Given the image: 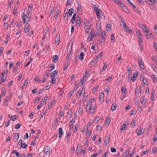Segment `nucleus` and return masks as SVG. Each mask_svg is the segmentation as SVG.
<instances>
[{"label":"nucleus","instance_id":"57","mask_svg":"<svg viewBox=\"0 0 157 157\" xmlns=\"http://www.w3.org/2000/svg\"><path fill=\"white\" fill-rule=\"evenodd\" d=\"M138 61L139 62V65L141 64H144L143 62L142 61V60L141 59L138 58Z\"/></svg>","mask_w":157,"mask_h":157},{"label":"nucleus","instance_id":"30","mask_svg":"<svg viewBox=\"0 0 157 157\" xmlns=\"http://www.w3.org/2000/svg\"><path fill=\"white\" fill-rule=\"evenodd\" d=\"M56 38H57L56 39V40H55V43L56 44L58 43L57 45H58L59 43V41H60L59 36H58L57 35L56 36Z\"/></svg>","mask_w":157,"mask_h":157},{"label":"nucleus","instance_id":"38","mask_svg":"<svg viewBox=\"0 0 157 157\" xmlns=\"http://www.w3.org/2000/svg\"><path fill=\"white\" fill-rule=\"evenodd\" d=\"M129 150H127L124 153L123 156H124V157H126L127 155H128V154L129 153Z\"/></svg>","mask_w":157,"mask_h":157},{"label":"nucleus","instance_id":"1","mask_svg":"<svg viewBox=\"0 0 157 157\" xmlns=\"http://www.w3.org/2000/svg\"><path fill=\"white\" fill-rule=\"evenodd\" d=\"M137 36L138 39L140 48V49H143V43L141 34H137Z\"/></svg>","mask_w":157,"mask_h":157},{"label":"nucleus","instance_id":"23","mask_svg":"<svg viewBox=\"0 0 157 157\" xmlns=\"http://www.w3.org/2000/svg\"><path fill=\"white\" fill-rule=\"evenodd\" d=\"M84 53L83 52H81L80 54L79 57V59L81 61H82L84 59Z\"/></svg>","mask_w":157,"mask_h":157},{"label":"nucleus","instance_id":"24","mask_svg":"<svg viewBox=\"0 0 157 157\" xmlns=\"http://www.w3.org/2000/svg\"><path fill=\"white\" fill-rule=\"evenodd\" d=\"M137 74L136 72H134L133 73V76L132 78V82H134L135 81L137 77Z\"/></svg>","mask_w":157,"mask_h":157},{"label":"nucleus","instance_id":"16","mask_svg":"<svg viewBox=\"0 0 157 157\" xmlns=\"http://www.w3.org/2000/svg\"><path fill=\"white\" fill-rule=\"evenodd\" d=\"M110 137L109 136H107V138H106V137H105V143H106V144H105V146H106L109 143V140Z\"/></svg>","mask_w":157,"mask_h":157},{"label":"nucleus","instance_id":"28","mask_svg":"<svg viewBox=\"0 0 157 157\" xmlns=\"http://www.w3.org/2000/svg\"><path fill=\"white\" fill-rule=\"evenodd\" d=\"M111 24H108V23L107 24V31L108 32L110 31L111 30Z\"/></svg>","mask_w":157,"mask_h":157},{"label":"nucleus","instance_id":"7","mask_svg":"<svg viewBox=\"0 0 157 157\" xmlns=\"http://www.w3.org/2000/svg\"><path fill=\"white\" fill-rule=\"evenodd\" d=\"M43 151L47 155L50 154V148L48 146H46L44 149Z\"/></svg>","mask_w":157,"mask_h":157},{"label":"nucleus","instance_id":"17","mask_svg":"<svg viewBox=\"0 0 157 157\" xmlns=\"http://www.w3.org/2000/svg\"><path fill=\"white\" fill-rule=\"evenodd\" d=\"M124 29H126V31L127 32H128L129 33L132 34V31L130 29L129 27H126V28H124Z\"/></svg>","mask_w":157,"mask_h":157},{"label":"nucleus","instance_id":"56","mask_svg":"<svg viewBox=\"0 0 157 157\" xmlns=\"http://www.w3.org/2000/svg\"><path fill=\"white\" fill-rule=\"evenodd\" d=\"M13 3V1H12L8 4V8H9L10 9H11V5Z\"/></svg>","mask_w":157,"mask_h":157},{"label":"nucleus","instance_id":"37","mask_svg":"<svg viewBox=\"0 0 157 157\" xmlns=\"http://www.w3.org/2000/svg\"><path fill=\"white\" fill-rule=\"evenodd\" d=\"M97 34H96V36L97 35H98L100 34V33H99L100 32H101V27H98V28H97Z\"/></svg>","mask_w":157,"mask_h":157},{"label":"nucleus","instance_id":"41","mask_svg":"<svg viewBox=\"0 0 157 157\" xmlns=\"http://www.w3.org/2000/svg\"><path fill=\"white\" fill-rule=\"evenodd\" d=\"M91 107V101H90V103L87 104L86 108H88V109L90 110V109Z\"/></svg>","mask_w":157,"mask_h":157},{"label":"nucleus","instance_id":"44","mask_svg":"<svg viewBox=\"0 0 157 157\" xmlns=\"http://www.w3.org/2000/svg\"><path fill=\"white\" fill-rule=\"evenodd\" d=\"M89 71H88V70H86L83 76L87 78V77L89 75Z\"/></svg>","mask_w":157,"mask_h":157},{"label":"nucleus","instance_id":"61","mask_svg":"<svg viewBox=\"0 0 157 157\" xmlns=\"http://www.w3.org/2000/svg\"><path fill=\"white\" fill-rule=\"evenodd\" d=\"M152 60L156 63H157V57L156 56L152 57Z\"/></svg>","mask_w":157,"mask_h":157},{"label":"nucleus","instance_id":"10","mask_svg":"<svg viewBox=\"0 0 157 157\" xmlns=\"http://www.w3.org/2000/svg\"><path fill=\"white\" fill-rule=\"evenodd\" d=\"M145 2L149 5H152L155 3V0H145Z\"/></svg>","mask_w":157,"mask_h":157},{"label":"nucleus","instance_id":"32","mask_svg":"<svg viewBox=\"0 0 157 157\" xmlns=\"http://www.w3.org/2000/svg\"><path fill=\"white\" fill-rule=\"evenodd\" d=\"M111 42L113 43L115 40V37L114 35L113 34L111 35Z\"/></svg>","mask_w":157,"mask_h":157},{"label":"nucleus","instance_id":"40","mask_svg":"<svg viewBox=\"0 0 157 157\" xmlns=\"http://www.w3.org/2000/svg\"><path fill=\"white\" fill-rule=\"evenodd\" d=\"M142 80L143 81V82L145 85L147 84V81L146 78L143 77Z\"/></svg>","mask_w":157,"mask_h":157},{"label":"nucleus","instance_id":"12","mask_svg":"<svg viewBox=\"0 0 157 157\" xmlns=\"http://www.w3.org/2000/svg\"><path fill=\"white\" fill-rule=\"evenodd\" d=\"M78 19L77 20L76 22V25L77 26H80L81 18L79 17H77Z\"/></svg>","mask_w":157,"mask_h":157},{"label":"nucleus","instance_id":"25","mask_svg":"<svg viewBox=\"0 0 157 157\" xmlns=\"http://www.w3.org/2000/svg\"><path fill=\"white\" fill-rule=\"evenodd\" d=\"M117 108V104L116 103L113 104L112 105L111 107L112 111H114Z\"/></svg>","mask_w":157,"mask_h":157},{"label":"nucleus","instance_id":"60","mask_svg":"<svg viewBox=\"0 0 157 157\" xmlns=\"http://www.w3.org/2000/svg\"><path fill=\"white\" fill-rule=\"evenodd\" d=\"M17 8L16 7H15L13 11V13L14 14H16L17 15Z\"/></svg>","mask_w":157,"mask_h":157},{"label":"nucleus","instance_id":"31","mask_svg":"<svg viewBox=\"0 0 157 157\" xmlns=\"http://www.w3.org/2000/svg\"><path fill=\"white\" fill-rule=\"evenodd\" d=\"M121 91L122 93H125L126 92V89L125 86H123L122 87Z\"/></svg>","mask_w":157,"mask_h":157},{"label":"nucleus","instance_id":"43","mask_svg":"<svg viewBox=\"0 0 157 157\" xmlns=\"http://www.w3.org/2000/svg\"><path fill=\"white\" fill-rule=\"evenodd\" d=\"M151 67L153 68L154 70L157 73V67L154 64H152L151 65Z\"/></svg>","mask_w":157,"mask_h":157},{"label":"nucleus","instance_id":"63","mask_svg":"<svg viewBox=\"0 0 157 157\" xmlns=\"http://www.w3.org/2000/svg\"><path fill=\"white\" fill-rule=\"evenodd\" d=\"M154 29L155 33L157 35V25H155L154 27Z\"/></svg>","mask_w":157,"mask_h":157},{"label":"nucleus","instance_id":"19","mask_svg":"<svg viewBox=\"0 0 157 157\" xmlns=\"http://www.w3.org/2000/svg\"><path fill=\"white\" fill-rule=\"evenodd\" d=\"M59 138H61V135H62L63 133V131L62 129L61 128H60L59 129Z\"/></svg>","mask_w":157,"mask_h":157},{"label":"nucleus","instance_id":"45","mask_svg":"<svg viewBox=\"0 0 157 157\" xmlns=\"http://www.w3.org/2000/svg\"><path fill=\"white\" fill-rule=\"evenodd\" d=\"M121 21L122 23L123 24V28H126V23H125L124 20V19H121Z\"/></svg>","mask_w":157,"mask_h":157},{"label":"nucleus","instance_id":"47","mask_svg":"<svg viewBox=\"0 0 157 157\" xmlns=\"http://www.w3.org/2000/svg\"><path fill=\"white\" fill-rule=\"evenodd\" d=\"M21 125V124H20L19 123L16 124L14 128L16 129H18L20 128Z\"/></svg>","mask_w":157,"mask_h":157},{"label":"nucleus","instance_id":"14","mask_svg":"<svg viewBox=\"0 0 157 157\" xmlns=\"http://www.w3.org/2000/svg\"><path fill=\"white\" fill-rule=\"evenodd\" d=\"M151 78L153 80V82L157 84V77H156V75L153 74L151 75Z\"/></svg>","mask_w":157,"mask_h":157},{"label":"nucleus","instance_id":"27","mask_svg":"<svg viewBox=\"0 0 157 157\" xmlns=\"http://www.w3.org/2000/svg\"><path fill=\"white\" fill-rule=\"evenodd\" d=\"M30 12L31 11H30L28 10V11L26 13V15H28L27 19L29 21H30L31 19L30 16H29V15L30 14Z\"/></svg>","mask_w":157,"mask_h":157},{"label":"nucleus","instance_id":"15","mask_svg":"<svg viewBox=\"0 0 157 157\" xmlns=\"http://www.w3.org/2000/svg\"><path fill=\"white\" fill-rule=\"evenodd\" d=\"M58 55H54L52 58V61L54 63H55L58 60Z\"/></svg>","mask_w":157,"mask_h":157},{"label":"nucleus","instance_id":"5","mask_svg":"<svg viewBox=\"0 0 157 157\" xmlns=\"http://www.w3.org/2000/svg\"><path fill=\"white\" fill-rule=\"evenodd\" d=\"M5 72H3L1 75V80L0 82V84H1L2 83L4 82L7 78V75H5Z\"/></svg>","mask_w":157,"mask_h":157},{"label":"nucleus","instance_id":"54","mask_svg":"<svg viewBox=\"0 0 157 157\" xmlns=\"http://www.w3.org/2000/svg\"><path fill=\"white\" fill-rule=\"evenodd\" d=\"M3 105L4 106H6L8 107L9 106L8 101L4 100L3 102Z\"/></svg>","mask_w":157,"mask_h":157},{"label":"nucleus","instance_id":"2","mask_svg":"<svg viewBox=\"0 0 157 157\" xmlns=\"http://www.w3.org/2000/svg\"><path fill=\"white\" fill-rule=\"evenodd\" d=\"M94 8V9L95 11L96 12V14L97 15V18L99 19L100 18V14H103V13L101 11V12H100V10H99V9L95 5H94L93 6Z\"/></svg>","mask_w":157,"mask_h":157},{"label":"nucleus","instance_id":"35","mask_svg":"<svg viewBox=\"0 0 157 157\" xmlns=\"http://www.w3.org/2000/svg\"><path fill=\"white\" fill-rule=\"evenodd\" d=\"M82 150V148L81 146H79L78 147V146H77V151L79 152V153L81 152Z\"/></svg>","mask_w":157,"mask_h":157},{"label":"nucleus","instance_id":"4","mask_svg":"<svg viewBox=\"0 0 157 157\" xmlns=\"http://www.w3.org/2000/svg\"><path fill=\"white\" fill-rule=\"evenodd\" d=\"M137 24L144 31H145V32L146 33H148L149 29L147 27L140 23H138Z\"/></svg>","mask_w":157,"mask_h":157},{"label":"nucleus","instance_id":"11","mask_svg":"<svg viewBox=\"0 0 157 157\" xmlns=\"http://www.w3.org/2000/svg\"><path fill=\"white\" fill-rule=\"evenodd\" d=\"M75 123V121L74 118L72 119L70 123L69 126L70 128H69L70 131L73 128V125Z\"/></svg>","mask_w":157,"mask_h":157},{"label":"nucleus","instance_id":"26","mask_svg":"<svg viewBox=\"0 0 157 157\" xmlns=\"http://www.w3.org/2000/svg\"><path fill=\"white\" fill-rule=\"evenodd\" d=\"M141 91L140 90V91L137 88H136L135 90V93L138 96H140L141 95L140 93Z\"/></svg>","mask_w":157,"mask_h":157},{"label":"nucleus","instance_id":"39","mask_svg":"<svg viewBox=\"0 0 157 157\" xmlns=\"http://www.w3.org/2000/svg\"><path fill=\"white\" fill-rule=\"evenodd\" d=\"M106 35H101V36L100 37V39L103 41V42H105V40L106 38Z\"/></svg>","mask_w":157,"mask_h":157},{"label":"nucleus","instance_id":"62","mask_svg":"<svg viewBox=\"0 0 157 157\" xmlns=\"http://www.w3.org/2000/svg\"><path fill=\"white\" fill-rule=\"evenodd\" d=\"M100 101L102 98H103L104 96V93H101L100 94Z\"/></svg>","mask_w":157,"mask_h":157},{"label":"nucleus","instance_id":"33","mask_svg":"<svg viewBox=\"0 0 157 157\" xmlns=\"http://www.w3.org/2000/svg\"><path fill=\"white\" fill-rule=\"evenodd\" d=\"M69 64V63L68 62V61H66V63L64 65V67L63 68V70H65L67 69V67L68 66V65Z\"/></svg>","mask_w":157,"mask_h":157},{"label":"nucleus","instance_id":"34","mask_svg":"<svg viewBox=\"0 0 157 157\" xmlns=\"http://www.w3.org/2000/svg\"><path fill=\"white\" fill-rule=\"evenodd\" d=\"M98 60V59L96 57H95L94 58L93 60L92 61V63L95 64L97 63Z\"/></svg>","mask_w":157,"mask_h":157},{"label":"nucleus","instance_id":"8","mask_svg":"<svg viewBox=\"0 0 157 157\" xmlns=\"http://www.w3.org/2000/svg\"><path fill=\"white\" fill-rule=\"evenodd\" d=\"M29 25L27 23L25 24L24 29V31L25 33H27L29 31Z\"/></svg>","mask_w":157,"mask_h":157},{"label":"nucleus","instance_id":"21","mask_svg":"<svg viewBox=\"0 0 157 157\" xmlns=\"http://www.w3.org/2000/svg\"><path fill=\"white\" fill-rule=\"evenodd\" d=\"M145 99V97H142L141 98V104L142 105H144L146 103V101Z\"/></svg>","mask_w":157,"mask_h":157},{"label":"nucleus","instance_id":"59","mask_svg":"<svg viewBox=\"0 0 157 157\" xmlns=\"http://www.w3.org/2000/svg\"><path fill=\"white\" fill-rule=\"evenodd\" d=\"M123 10L126 12L128 13L129 11L128 9L126 8L125 6H124L123 8H122Z\"/></svg>","mask_w":157,"mask_h":157},{"label":"nucleus","instance_id":"53","mask_svg":"<svg viewBox=\"0 0 157 157\" xmlns=\"http://www.w3.org/2000/svg\"><path fill=\"white\" fill-rule=\"evenodd\" d=\"M127 1L129 2V4L133 7H134V8H136V6H135V5L133 4V3H132L130 0H127Z\"/></svg>","mask_w":157,"mask_h":157},{"label":"nucleus","instance_id":"13","mask_svg":"<svg viewBox=\"0 0 157 157\" xmlns=\"http://www.w3.org/2000/svg\"><path fill=\"white\" fill-rule=\"evenodd\" d=\"M19 134L17 133H15L14 134L13 139L15 142H16L19 139Z\"/></svg>","mask_w":157,"mask_h":157},{"label":"nucleus","instance_id":"29","mask_svg":"<svg viewBox=\"0 0 157 157\" xmlns=\"http://www.w3.org/2000/svg\"><path fill=\"white\" fill-rule=\"evenodd\" d=\"M144 130L143 129V128L141 129L139 131V133H137V135L139 136H140L141 134H143L144 132Z\"/></svg>","mask_w":157,"mask_h":157},{"label":"nucleus","instance_id":"9","mask_svg":"<svg viewBox=\"0 0 157 157\" xmlns=\"http://www.w3.org/2000/svg\"><path fill=\"white\" fill-rule=\"evenodd\" d=\"M28 15L26 14V13L25 12H23L22 14V17L23 20V22L25 23L26 22L25 19H27Z\"/></svg>","mask_w":157,"mask_h":157},{"label":"nucleus","instance_id":"49","mask_svg":"<svg viewBox=\"0 0 157 157\" xmlns=\"http://www.w3.org/2000/svg\"><path fill=\"white\" fill-rule=\"evenodd\" d=\"M58 73V72L57 71L55 70L54 71H53L52 72V74L53 75V76L55 77L56 75Z\"/></svg>","mask_w":157,"mask_h":157},{"label":"nucleus","instance_id":"42","mask_svg":"<svg viewBox=\"0 0 157 157\" xmlns=\"http://www.w3.org/2000/svg\"><path fill=\"white\" fill-rule=\"evenodd\" d=\"M9 24L7 23H5L4 24V28L6 30L8 29L9 26Z\"/></svg>","mask_w":157,"mask_h":157},{"label":"nucleus","instance_id":"51","mask_svg":"<svg viewBox=\"0 0 157 157\" xmlns=\"http://www.w3.org/2000/svg\"><path fill=\"white\" fill-rule=\"evenodd\" d=\"M27 147V145L26 144L24 143H22V147H20V148L22 147L23 148L25 149Z\"/></svg>","mask_w":157,"mask_h":157},{"label":"nucleus","instance_id":"20","mask_svg":"<svg viewBox=\"0 0 157 157\" xmlns=\"http://www.w3.org/2000/svg\"><path fill=\"white\" fill-rule=\"evenodd\" d=\"M127 124H129V123H128L127 124H126L125 122H124L123 124H122V126H121V128H120L121 130H124L125 129V128L126 127V126L127 125Z\"/></svg>","mask_w":157,"mask_h":157},{"label":"nucleus","instance_id":"58","mask_svg":"<svg viewBox=\"0 0 157 157\" xmlns=\"http://www.w3.org/2000/svg\"><path fill=\"white\" fill-rule=\"evenodd\" d=\"M136 113V111H135L134 109L132 110L131 111V113H130V115L131 116H132L133 114H135Z\"/></svg>","mask_w":157,"mask_h":157},{"label":"nucleus","instance_id":"48","mask_svg":"<svg viewBox=\"0 0 157 157\" xmlns=\"http://www.w3.org/2000/svg\"><path fill=\"white\" fill-rule=\"evenodd\" d=\"M55 81H56V78L55 77L53 76L52 78L51 83H52L53 84H55Z\"/></svg>","mask_w":157,"mask_h":157},{"label":"nucleus","instance_id":"22","mask_svg":"<svg viewBox=\"0 0 157 157\" xmlns=\"http://www.w3.org/2000/svg\"><path fill=\"white\" fill-rule=\"evenodd\" d=\"M74 10L73 8L70 9L68 11V13L70 17H71L72 15V13L74 12Z\"/></svg>","mask_w":157,"mask_h":157},{"label":"nucleus","instance_id":"64","mask_svg":"<svg viewBox=\"0 0 157 157\" xmlns=\"http://www.w3.org/2000/svg\"><path fill=\"white\" fill-rule=\"evenodd\" d=\"M111 151L112 152H115L116 151V149L113 147H112L111 148Z\"/></svg>","mask_w":157,"mask_h":157},{"label":"nucleus","instance_id":"18","mask_svg":"<svg viewBox=\"0 0 157 157\" xmlns=\"http://www.w3.org/2000/svg\"><path fill=\"white\" fill-rule=\"evenodd\" d=\"M86 78H87L83 76V77L80 80V82L82 84H84L86 81Z\"/></svg>","mask_w":157,"mask_h":157},{"label":"nucleus","instance_id":"52","mask_svg":"<svg viewBox=\"0 0 157 157\" xmlns=\"http://www.w3.org/2000/svg\"><path fill=\"white\" fill-rule=\"evenodd\" d=\"M71 57V55H67V56L66 60V61H68V62H69V61Z\"/></svg>","mask_w":157,"mask_h":157},{"label":"nucleus","instance_id":"6","mask_svg":"<svg viewBox=\"0 0 157 157\" xmlns=\"http://www.w3.org/2000/svg\"><path fill=\"white\" fill-rule=\"evenodd\" d=\"M72 43L71 42V41L70 42L68 46V49L67 52H68L67 55H71V53L72 51Z\"/></svg>","mask_w":157,"mask_h":157},{"label":"nucleus","instance_id":"3","mask_svg":"<svg viewBox=\"0 0 157 157\" xmlns=\"http://www.w3.org/2000/svg\"><path fill=\"white\" fill-rule=\"evenodd\" d=\"M95 30L94 29L92 30L87 39V40L89 42L92 40L93 38L95 36Z\"/></svg>","mask_w":157,"mask_h":157},{"label":"nucleus","instance_id":"55","mask_svg":"<svg viewBox=\"0 0 157 157\" xmlns=\"http://www.w3.org/2000/svg\"><path fill=\"white\" fill-rule=\"evenodd\" d=\"M103 55L102 52H100L96 57L99 59Z\"/></svg>","mask_w":157,"mask_h":157},{"label":"nucleus","instance_id":"36","mask_svg":"<svg viewBox=\"0 0 157 157\" xmlns=\"http://www.w3.org/2000/svg\"><path fill=\"white\" fill-rule=\"evenodd\" d=\"M74 90H71V92L69 93V94L68 95V97L69 98H70L71 96L74 94Z\"/></svg>","mask_w":157,"mask_h":157},{"label":"nucleus","instance_id":"50","mask_svg":"<svg viewBox=\"0 0 157 157\" xmlns=\"http://www.w3.org/2000/svg\"><path fill=\"white\" fill-rule=\"evenodd\" d=\"M107 66V65L105 63L104 64V66L102 67L101 68V71H105L106 68Z\"/></svg>","mask_w":157,"mask_h":157},{"label":"nucleus","instance_id":"46","mask_svg":"<svg viewBox=\"0 0 157 157\" xmlns=\"http://www.w3.org/2000/svg\"><path fill=\"white\" fill-rule=\"evenodd\" d=\"M79 127V125L78 124L76 125L75 126L74 128V133H75L77 132L78 128Z\"/></svg>","mask_w":157,"mask_h":157}]
</instances>
